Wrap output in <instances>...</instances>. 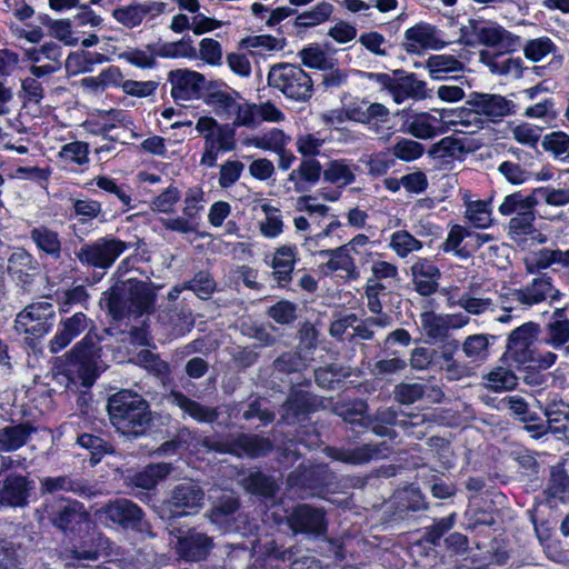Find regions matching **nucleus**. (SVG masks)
Returning a JSON list of instances; mask_svg holds the SVG:
<instances>
[{
	"instance_id": "c9c22d12",
	"label": "nucleus",
	"mask_w": 569,
	"mask_h": 569,
	"mask_svg": "<svg viewBox=\"0 0 569 569\" xmlns=\"http://www.w3.org/2000/svg\"><path fill=\"white\" fill-rule=\"evenodd\" d=\"M335 7L328 1L318 2L309 10H305L297 14L293 20V27L298 33H302L306 30L320 26L330 20L333 13Z\"/></svg>"
},
{
	"instance_id": "cd10ccee",
	"label": "nucleus",
	"mask_w": 569,
	"mask_h": 569,
	"mask_svg": "<svg viewBox=\"0 0 569 569\" xmlns=\"http://www.w3.org/2000/svg\"><path fill=\"white\" fill-rule=\"evenodd\" d=\"M31 490V482L26 477L11 475L4 479L0 489V505L24 507Z\"/></svg>"
},
{
	"instance_id": "f704fd0d",
	"label": "nucleus",
	"mask_w": 569,
	"mask_h": 569,
	"mask_svg": "<svg viewBox=\"0 0 569 569\" xmlns=\"http://www.w3.org/2000/svg\"><path fill=\"white\" fill-rule=\"evenodd\" d=\"M239 483L247 492L259 496L264 500H272L280 489L278 481L273 477L261 471L249 473L239 480Z\"/></svg>"
},
{
	"instance_id": "7c9ffc66",
	"label": "nucleus",
	"mask_w": 569,
	"mask_h": 569,
	"mask_svg": "<svg viewBox=\"0 0 569 569\" xmlns=\"http://www.w3.org/2000/svg\"><path fill=\"white\" fill-rule=\"evenodd\" d=\"M171 397L174 405L199 423H213L220 417L218 408L202 405L180 390H172Z\"/></svg>"
},
{
	"instance_id": "8fccbe9b",
	"label": "nucleus",
	"mask_w": 569,
	"mask_h": 569,
	"mask_svg": "<svg viewBox=\"0 0 569 569\" xmlns=\"http://www.w3.org/2000/svg\"><path fill=\"white\" fill-rule=\"evenodd\" d=\"M77 443L90 452L89 462H100L106 455H112L116 451L110 441L89 432L79 435Z\"/></svg>"
},
{
	"instance_id": "4d7b16f0",
	"label": "nucleus",
	"mask_w": 569,
	"mask_h": 569,
	"mask_svg": "<svg viewBox=\"0 0 569 569\" xmlns=\"http://www.w3.org/2000/svg\"><path fill=\"white\" fill-rule=\"evenodd\" d=\"M541 146L543 150L550 153L555 159L562 161L569 160V134L563 131H552L547 133Z\"/></svg>"
},
{
	"instance_id": "f8f14e48",
	"label": "nucleus",
	"mask_w": 569,
	"mask_h": 569,
	"mask_svg": "<svg viewBox=\"0 0 569 569\" xmlns=\"http://www.w3.org/2000/svg\"><path fill=\"white\" fill-rule=\"evenodd\" d=\"M396 117L401 121L399 131L417 139H432L448 130L447 126L438 124V118L427 111L416 112L411 108H406L397 111Z\"/></svg>"
},
{
	"instance_id": "37998d69",
	"label": "nucleus",
	"mask_w": 569,
	"mask_h": 569,
	"mask_svg": "<svg viewBox=\"0 0 569 569\" xmlns=\"http://www.w3.org/2000/svg\"><path fill=\"white\" fill-rule=\"evenodd\" d=\"M533 209L519 211L512 217L508 226V236L516 242H525L529 236L536 232Z\"/></svg>"
},
{
	"instance_id": "7ed1b4c3",
	"label": "nucleus",
	"mask_w": 569,
	"mask_h": 569,
	"mask_svg": "<svg viewBox=\"0 0 569 569\" xmlns=\"http://www.w3.org/2000/svg\"><path fill=\"white\" fill-rule=\"evenodd\" d=\"M138 242L139 239L137 242L123 241L113 234H106L82 243L74 251V256L81 266L93 269L91 277L86 279L87 284L93 286L100 282L106 271L114 264L120 256Z\"/></svg>"
},
{
	"instance_id": "473e14b6",
	"label": "nucleus",
	"mask_w": 569,
	"mask_h": 569,
	"mask_svg": "<svg viewBox=\"0 0 569 569\" xmlns=\"http://www.w3.org/2000/svg\"><path fill=\"white\" fill-rule=\"evenodd\" d=\"M124 282L116 283L102 293L100 303H103L108 315L114 321H122L131 316Z\"/></svg>"
},
{
	"instance_id": "2f4dec72",
	"label": "nucleus",
	"mask_w": 569,
	"mask_h": 569,
	"mask_svg": "<svg viewBox=\"0 0 569 569\" xmlns=\"http://www.w3.org/2000/svg\"><path fill=\"white\" fill-rule=\"evenodd\" d=\"M325 452L336 462H370L380 458L379 447L371 443L349 448L328 446Z\"/></svg>"
},
{
	"instance_id": "a19ab883",
	"label": "nucleus",
	"mask_w": 569,
	"mask_h": 569,
	"mask_svg": "<svg viewBox=\"0 0 569 569\" xmlns=\"http://www.w3.org/2000/svg\"><path fill=\"white\" fill-rule=\"evenodd\" d=\"M425 68L432 80H442L446 78L443 73L462 71L465 64L451 54H432L426 60Z\"/></svg>"
},
{
	"instance_id": "0eeeda50",
	"label": "nucleus",
	"mask_w": 569,
	"mask_h": 569,
	"mask_svg": "<svg viewBox=\"0 0 569 569\" xmlns=\"http://www.w3.org/2000/svg\"><path fill=\"white\" fill-rule=\"evenodd\" d=\"M94 516L107 527L132 530L154 537L151 526L144 519L143 510L127 498L109 500L96 510Z\"/></svg>"
},
{
	"instance_id": "864d4df0",
	"label": "nucleus",
	"mask_w": 569,
	"mask_h": 569,
	"mask_svg": "<svg viewBox=\"0 0 569 569\" xmlns=\"http://www.w3.org/2000/svg\"><path fill=\"white\" fill-rule=\"evenodd\" d=\"M146 50L147 51L134 48L119 53L118 58L139 69H153L158 66L157 58H159V56L154 53L157 51L156 44L148 43Z\"/></svg>"
},
{
	"instance_id": "aec40b11",
	"label": "nucleus",
	"mask_w": 569,
	"mask_h": 569,
	"mask_svg": "<svg viewBox=\"0 0 569 569\" xmlns=\"http://www.w3.org/2000/svg\"><path fill=\"white\" fill-rule=\"evenodd\" d=\"M204 492L194 482H184L178 485L168 501L169 510L172 517L189 515L202 507Z\"/></svg>"
},
{
	"instance_id": "423d86ee",
	"label": "nucleus",
	"mask_w": 569,
	"mask_h": 569,
	"mask_svg": "<svg viewBox=\"0 0 569 569\" xmlns=\"http://www.w3.org/2000/svg\"><path fill=\"white\" fill-rule=\"evenodd\" d=\"M361 77L387 91L398 104L408 99L423 100L428 97L427 83L417 74L405 69H395L391 73L362 71Z\"/></svg>"
},
{
	"instance_id": "e2e57ef3",
	"label": "nucleus",
	"mask_w": 569,
	"mask_h": 569,
	"mask_svg": "<svg viewBox=\"0 0 569 569\" xmlns=\"http://www.w3.org/2000/svg\"><path fill=\"white\" fill-rule=\"evenodd\" d=\"M391 153L396 159L405 162H411L423 156L425 146L411 139L400 138L391 147Z\"/></svg>"
},
{
	"instance_id": "bf43d9fd",
	"label": "nucleus",
	"mask_w": 569,
	"mask_h": 569,
	"mask_svg": "<svg viewBox=\"0 0 569 569\" xmlns=\"http://www.w3.org/2000/svg\"><path fill=\"white\" fill-rule=\"evenodd\" d=\"M538 204L537 197L532 192L523 196L522 191H516L505 197L498 210L502 216H511L517 210L525 211L526 209H533Z\"/></svg>"
},
{
	"instance_id": "e433bc0d",
	"label": "nucleus",
	"mask_w": 569,
	"mask_h": 569,
	"mask_svg": "<svg viewBox=\"0 0 569 569\" xmlns=\"http://www.w3.org/2000/svg\"><path fill=\"white\" fill-rule=\"evenodd\" d=\"M553 289L551 277L543 274L517 291V299L521 305L535 306L545 301L548 293Z\"/></svg>"
},
{
	"instance_id": "bb28decb",
	"label": "nucleus",
	"mask_w": 569,
	"mask_h": 569,
	"mask_svg": "<svg viewBox=\"0 0 569 569\" xmlns=\"http://www.w3.org/2000/svg\"><path fill=\"white\" fill-rule=\"evenodd\" d=\"M321 176L323 177V169L320 161L309 158L302 159L299 167L289 173L288 181L293 182L296 192L305 193L319 182Z\"/></svg>"
},
{
	"instance_id": "ddd939ff",
	"label": "nucleus",
	"mask_w": 569,
	"mask_h": 569,
	"mask_svg": "<svg viewBox=\"0 0 569 569\" xmlns=\"http://www.w3.org/2000/svg\"><path fill=\"white\" fill-rule=\"evenodd\" d=\"M367 240V236L359 233L355 236L349 242L333 249H326L319 251L321 257H329L326 267L330 272L342 271L346 273L347 279L357 280L360 276L358 266L352 257V249L360 247Z\"/></svg>"
},
{
	"instance_id": "774afa93",
	"label": "nucleus",
	"mask_w": 569,
	"mask_h": 569,
	"mask_svg": "<svg viewBox=\"0 0 569 569\" xmlns=\"http://www.w3.org/2000/svg\"><path fill=\"white\" fill-rule=\"evenodd\" d=\"M545 343L561 349L569 341V320L549 321L546 325Z\"/></svg>"
},
{
	"instance_id": "6ab92c4d",
	"label": "nucleus",
	"mask_w": 569,
	"mask_h": 569,
	"mask_svg": "<svg viewBox=\"0 0 569 569\" xmlns=\"http://www.w3.org/2000/svg\"><path fill=\"white\" fill-rule=\"evenodd\" d=\"M171 83V97L174 101L199 100L201 86L204 84V76L189 69L171 70L168 74Z\"/></svg>"
},
{
	"instance_id": "3c124183",
	"label": "nucleus",
	"mask_w": 569,
	"mask_h": 569,
	"mask_svg": "<svg viewBox=\"0 0 569 569\" xmlns=\"http://www.w3.org/2000/svg\"><path fill=\"white\" fill-rule=\"evenodd\" d=\"M182 288L192 291L201 300H209L217 290V281L208 270H199L182 282Z\"/></svg>"
},
{
	"instance_id": "393cba45",
	"label": "nucleus",
	"mask_w": 569,
	"mask_h": 569,
	"mask_svg": "<svg viewBox=\"0 0 569 569\" xmlns=\"http://www.w3.org/2000/svg\"><path fill=\"white\" fill-rule=\"evenodd\" d=\"M48 508L50 521L62 531H73L77 525L87 520L82 506L77 501H59Z\"/></svg>"
},
{
	"instance_id": "1a4fd4ad",
	"label": "nucleus",
	"mask_w": 569,
	"mask_h": 569,
	"mask_svg": "<svg viewBox=\"0 0 569 569\" xmlns=\"http://www.w3.org/2000/svg\"><path fill=\"white\" fill-rule=\"evenodd\" d=\"M540 332L541 327L538 322L527 321L508 335L503 357L510 360L517 370L523 371L526 366L532 363Z\"/></svg>"
},
{
	"instance_id": "2eb2a0df",
	"label": "nucleus",
	"mask_w": 569,
	"mask_h": 569,
	"mask_svg": "<svg viewBox=\"0 0 569 569\" xmlns=\"http://www.w3.org/2000/svg\"><path fill=\"white\" fill-rule=\"evenodd\" d=\"M440 31L435 24L419 21L405 31L402 49L408 54H419L425 50H440L446 42L439 38Z\"/></svg>"
},
{
	"instance_id": "0e129e2a",
	"label": "nucleus",
	"mask_w": 569,
	"mask_h": 569,
	"mask_svg": "<svg viewBox=\"0 0 569 569\" xmlns=\"http://www.w3.org/2000/svg\"><path fill=\"white\" fill-rule=\"evenodd\" d=\"M137 359L148 372L159 379H164L170 375L169 363L161 359L158 353L142 349L138 352Z\"/></svg>"
},
{
	"instance_id": "ea45409f",
	"label": "nucleus",
	"mask_w": 569,
	"mask_h": 569,
	"mask_svg": "<svg viewBox=\"0 0 569 569\" xmlns=\"http://www.w3.org/2000/svg\"><path fill=\"white\" fill-rule=\"evenodd\" d=\"M421 328L431 342H445L449 338L447 321L443 315L436 313L432 310L423 311L420 315Z\"/></svg>"
},
{
	"instance_id": "b1692460",
	"label": "nucleus",
	"mask_w": 569,
	"mask_h": 569,
	"mask_svg": "<svg viewBox=\"0 0 569 569\" xmlns=\"http://www.w3.org/2000/svg\"><path fill=\"white\" fill-rule=\"evenodd\" d=\"M88 321L87 315L81 311L62 319L56 335L49 341L50 352L56 355L67 348L73 339L87 329Z\"/></svg>"
},
{
	"instance_id": "f03ea898",
	"label": "nucleus",
	"mask_w": 569,
	"mask_h": 569,
	"mask_svg": "<svg viewBox=\"0 0 569 569\" xmlns=\"http://www.w3.org/2000/svg\"><path fill=\"white\" fill-rule=\"evenodd\" d=\"M94 330L93 326L68 352L54 360L56 373L66 378L68 387L89 389L98 378L94 355L100 338Z\"/></svg>"
},
{
	"instance_id": "79ce46f5",
	"label": "nucleus",
	"mask_w": 569,
	"mask_h": 569,
	"mask_svg": "<svg viewBox=\"0 0 569 569\" xmlns=\"http://www.w3.org/2000/svg\"><path fill=\"white\" fill-rule=\"evenodd\" d=\"M558 355L552 351L538 353L536 349L533 352L532 363H530V366H526V368L523 369V381L530 386L542 385L545 379L540 371L551 368L556 363Z\"/></svg>"
},
{
	"instance_id": "9b49d317",
	"label": "nucleus",
	"mask_w": 569,
	"mask_h": 569,
	"mask_svg": "<svg viewBox=\"0 0 569 569\" xmlns=\"http://www.w3.org/2000/svg\"><path fill=\"white\" fill-rule=\"evenodd\" d=\"M286 519L288 527L295 535L318 538L326 535L328 529L325 509L309 503L295 506Z\"/></svg>"
},
{
	"instance_id": "49530a36",
	"label": "nucleus",
	"mask_w": 569,
	"mask_h": 569,
	"mask_svg": "<svg viewBox=\"0 0 569 569\" xmlns=\"http://www.w3.org/2000/svg\"><path fill=\"white\" fill-rule=\"evenodd\" d=\"M546 425L550 426V433L555 436H565L569 421V403L560 400L549 403L545 408Z\"/></svg>"
},
{
	"instance_id": "4be33fe9",
	"label": "nucleus",
	"mask_w": 569,
	"mask_h": 569,
	"mask_svg": "<svg viewBox=\"0 0 569 569\" xmlns=\"http://www.w3.org/2000/svg\"><path fill=\"white\" fill-rule=\"evenodd\" d=\"M232 448L233 457L258 459L272 452L274 445L268 437L240 432L233 435Z\"/></svg>"
},
{
	"instance_id": "20e7f679",
	"label": "nucleus",
	"mask_w": 569,
	"mask_h": 569,
	"mask_svg": "<svg viewBox=\"0 0 569 569\" xmlns=\"http://www.w3.org/2000/svg\"><path fill=\"white\" fill-rule=\"evenodd\" d=\"M196 131L203 139V152L200 158L202 167H216L219 156L237 149V132L229 123H220L213 117L202 116L196 123Z\"/></svg>"
},
{
	"instance_id": "680f3d73",
	"label": "nucleus",
	"mask_w": 569,
	"mask_h": 569,
	"mask_svg": "<svg viewBox=\"0 0 569 569\" xmlns=\"http://www.w3.org/2000/svg\"><path fill=\"white\" fill-rule=\"evenodd\" d=\"M297 310L298 307L295 302L281 299L267 309V316L278 325L290 326L298 318Z\"/></svg>"
},
{
	"instance_id": "a18cd8bd",
	"label": "nucleus",
	"mask_w": 569,
	"mask_h": 569,
	"mask_svg": "<svg viewBox=\"0 0 569 569\" xmlns=\"http://www.w3.org/2000/svg\"><path fill=\"white\" fill-rule=\"evenodd\" d=\"M472 236V231L467 229L460 224H453L447 236L445 242L440 244V250L445 253L453 252L457 257L461 259H468L471 257V251L467 249L468 242L461 247L462 241L466 238H470Z\"/></svg>"
},
{
	"instance_id": "58836bf2",
	"label": "nucleus",
	"mask_w": 569,
	"mask_h": 569,
	"mask_svg": "<svg viewBox=\"0 0 569 569\" xmlns=\"http://www.w3.org/2000/svg\"><path fill=\"white\" fill-rule=\"evenodd\" d=\"M34 431L29 422H22L16 426H8L0 430V449L3 452L13 451L24 446Z\"/></svg>"
},
{
	"instance_id": "13d9d810",
	"label": "nucleus",
	"mask_w": 569,
	"mask_h": 569,
	"mask_svg": "<svg viewBox=\"0 0 569 569\" xmlns=\"http://www.w3.org/2000/svg\"><path fill=\"white\" fill-rule=\"evenodd\" d=\"M298 56L302 64L310 69L326 71L332 67V62L317 43H311L303 47L298 52Z\"/></svg>"
},
{
	"instance_id": "39448f33",
	"label": "nucleus",
	"mask_w": 569,
	"mask_h": 569,
	"mask_svg": "<svg viewBox=\"0 0 569 569\" xmlns=\"http://www.w3.org/2000/svg\"><path fill=\"white\" fill-rule=\"evenodd\" d=\"M54 321V306L48 301H38L28 305L16 316L13 328L18 335H24V345L36 351Z\"/></svg>"
},
{
	"instance_id": "338daca9",
	"label": "nucleus",
	"mask_w": 569,
	"mask_h": 569,
	"mask_svg": "<svg viewBox=\"0 0 569 569\" xmlns=\"http://www.w3.org/2000/svg\"><path fill=\"white\" fill-rule=\"evenodd\" d=\"M289 137L282 129L272 128L261 137L253 138L251 143L261 150L279 152L282 151L283 147H287Z\"/></svg>"
},
{
	"instance_id": "603ef678",
	"label": "nucleus",
	"mask_w": 569,
	"mask_h": 569,
	"mask_svg": "<svg viewBox=\"0 0 569 569\" xmlns=\"http://www.w3.org/2000/svg\"><path fill=\"white\" fill-rule=\"evenodd\" d=\"M323 180L343 188L356 181V174L345 159H335L323 170Z\"/></svg>"
},
{
	"instance_id": "72a5a7b5",
	"label": "nucleus",
	"mask_w": 569,
	"mask_h": 569,
	"mask_svg": "<svg viewBox=\"0 0 569 569\" xmlns=\"http://www.w3.org/2000/svg\"><path fill=\"white\" fill-rule=\"evenodd\" d=\"M479 148L480 143L475 139L447 136L433 143L429 153L431 156L440 154L441 157L460 158L461 156L475 152Z\"/></svg>"
},
{
	"instance_id": "5fc2aeb1",
	"label": "nucleus",
	"mask_w": 569,
	"mask_h": 569,
	"mask_svg": "<svg viewBox=\"0 0 569 569\" xmlns=\"http://www.w3.org/2000/svg\"><path fill=\"white\" fill-rule=\"evenodd\" d=\"M547 491L550 497L569 502V476L563 465L551 466Z\"/></svg>"
},
{
	"instance_id": "6e6552de",
	"label": "nucleus",
	"mask_w": 569,
	"mask_h": 569,
	"mask_svg": "<svg viewBox=\"0 0 569 569\" xmlns=\"http://www.w3.org/2000/svg\"><path fill=\"white\" fill-rule=\"evenodd\" d=\"M268 86L279 90L286 98L306 102L313 94V81L308 72L300 66L292 63H278L268 72Z\"/></svg>"
},
{
	"instance_id": "c756f323",
	"label": "nucleus",
	"mask_w": 569,
	"mask_h": 569,
	"mask_svg": "<svg viewBox=\"0 0 569 569\" xmlns=\"http://www.w3.org/2000/svg\"><path fill=\"white\" fill-rule=\"evenodd\" d=\"M506 51L492 53L486 50L480 52V61L487 66L491 73L498 76L513 74L515 78H522L525 67L520 57H506Z\"/></svg>"
},
{
	"instance_id": "de8ad7c7",
	"label": "nucleus",
	"mask_w": 569,
	"mask_h": 569,
	"mask_svg": "<svg viewBox=\"0 0 569 569\" xmlns=\"http://www.w3.org/2000/svg\"><path fill=\"white\" fill-rule=\"evenodd\" d=\"M313 376L315 382L319 388L336 390L343 387L349 372L345 371L341 366L328 365L317 368Z\"/></svg>"
},
{
	"instance_id": "f257e3e1",
	"label": "nucleus",
	"mask_w": 569,
	"mask_h": 569,
	"mask_svg": "<svg viewBox=\"0 0 569 569\" xmlns=\"http://www.w3.org/2000/svg\"><path fill=\"white\" fill-rule=\"evenodd\" d=\"M107 412L114 430L127 438L144 436L152 423L150 403L130 389H120L109 396Z\"/></svg>"
},
{
	"instance_id": "a878e982",
	"label": "nucleus",
	"mask_w": 569,
	"mask_h": 569,
	"mask_svg": "<svg viewBox=\"0 0 569 569\" xmlns=\"http://www.w3.org/2000/svg\"><path fill=\"white\" fill-rule=\"evenodd\" d=\"M127 297L131 316L139 317L154 309L156 293L144 281L129 280Z\"/></svg>"
},
{
	"instance_id": "69168bd1",
	"label": "nucleus",
	"mask_w": 569,
	"mask_h": 569,
	"mask_svg": "<svg viewBox=\"0 0 569 569\" xmlns=\"http://www.w3.org/2000/svg\"><path fill=\"white\" fill-rule=\"evenodd\" d=\"M210 96L212 99L207 101V106L212 107L217 114H224L227 117L232 116L234 107H237V99L240 98V93L229 87Z\"/></svg>"
},
{
	"instance_id": "c03bdc74",
	"label": "nucleus",
	"mask_w": 569,
	"mask_h": 569,
	"mask_svg": "<svg viewBox=\"0 0 569 569\" xmlns=\"http://www.w3.org/2000/svg\"><path fill=\"white\" fill-rule=\"evenodd\" d=\"M498 338V336L485 333L468 336L462 343V351L471 361H483L489 357V346Z\"/></svg>"
},
{
	"instance_id": "4c0bfd02",
	"label": "nucleus",
	"mask_w": 569,
	"mask_h": 569,
	"mask_svg": "<svg viewBox=\"0 0 569 569\" xmlns=\"http://www.w3.org/2000/svg\"><path fill=\"white\" fill-rule=\"evenodd\" d=\"M156 54L161 59H193L197 57V50L190 36H183L180 40L172 42H157Z\"/></svg>"
},
{
	"instance_id": "dca6fc26",
	"label": "nucleus",
	"mask_w": 569,
	"mask_h": 569,
	"mask_svg": "<svg viewBox=\"0 0 569 569\" xmlns=\"http://www.w3.org/2000/svg\"><path fill=\"white\" fill-rule=\"evenodd\" d=\"M469 26L477 36L479 43L486 47H498L506 52H515L521 44L519 36L513 34L498 23L480 27L477 20L470 19Z\"/></svg>"
},
{
	"instance_id": "052dcab7",
	"label": "nucleus",
	"mask_w": 569,
	"mask_h": 569,
	"mask_svg": "<svg viewBox=\"0 0 569 569\" xmlns=\"http://www.w3.org/2000/svg\"><path fill=\"white\" fill-rule=\"evenodd\" d=\"M169 465H147L144 470L136 473L131 482L142 489H152L160 479L169 473Z\"/></svg>"
},
{
	"instance_id": "6e6d98bb",
	"label": "nucleus",
	"mask_w": 569,
	"mask_h": 569,
	"mask_svg": "<svg viewBox=\"0 0 569 569\" xmlns=\"http://www.w3.org/2000/svg\"><path fill=\"white\" fill-rule=\"evenodd\" d=\"M491 200H473L466 203V217L475 228L487 229L492 224Z\"/></svg>"
},
{
	"instance_id": "4468645a",
	"label": "nucleus",
	"mask_w": 569,
	"mask_h": 569,
	"mask_svg": "<svg viewBox=\"0 0 569 569\" xmlns=\"http://www.w3.org/2000/svg\"><path fill=\"white\" fill-rule=\"evenodd\" d=\"M473 112L487 117L492 122L517 113V104L506 97L497 93L473 91L467 100Z\"/></svg>"
},
{
	"instance_id": "f3484780",
	"label": "nucleus",
	"mask_w": 569,
	"mask_h": 569,
	"mask_svg": "<svg viewBox=\"0 0 569 569\" xmlns=\"http://www.w3.org/2000/svg\"><path fill=\"white\" fill-rule=\"evenodd\" d=\"M214 548L212 537L192 528L178 537L177 553L186 561L200 562L207 560Z\"/></svg>"
},
{
	"instance_id": "9d476101",
	"label": "nucleus",
	"mask_w": 569,
	"mask_h": 569,
	"mask_svg": "<svg viewBox=\"0 0 569 569\" xmlns=\"http://www.w3.org/2000/svg\"><path fill=\"white\" fill-rule=\"evenodd\" d=\"M310 380L293 385L282 403V417L288 422H303L322 407V398L308 390Z\"/></svg>"
},
{
	"instance_id": "a211bd4d",
	"label": "nucleus",
	"mask_w": 569,
	"mask_h": 569,
	"mask_svg": "<svg viewBox=\"0 0 569 569\" xmlns=\"http://www.w3.org/2000/svg\"><path fill=\"white\" fill-rule=\"evenodd\" d=\"M299 250L293 243L282 244L276 248L270 267L271 277L280 289H290L296 264L299 262Z\"/></svg>"
},
{
	"instance_id": "c85d7f7f",
	"label": "nucleus",
	"mask_w": 569,
	"mask_h": 569,
	"mask_svg": "<svg viewBox=\"0 0 569 569\" xmlns=\"http://www.w3.org/2000/svg\"><path fill=\"white\" fill-rule=\"evenodd\" d=\"M30 239L34 243L40 256L54 261L62 257V240L57 230L46 224H40L30 230Z\"/></svg>"
},
{
	"instance_id": "412c9836",
	"label": "nucleus",
	"mask_w": 569,
	"mask_h": 569,
	"mask_svg": "<svg viewBox=\"0 0 569 569\" xmlns=\"http://www.w3.org/2000/svg\"><path fill=\"white\" fill-rule=\"evenodd\" d=\"M39 269L38 260L22 247L16 248L8 258L7 272L12 280L22 287L30 286L33 282Z\"/></svg>"
},
{
	"instance_id": "09e8293b",
	"label": "nucleus",
	"mask_w": 569,
	"mask_h": 569,
	"mask_svg": "<svg viewBox=\"0 0 569 569\" xmlns=\"http://www.w3.org/2000/svg\"><path fill=\"white\" fill-rule=\"evenodd\" d=\"M196 440L194 433L188 427H181L169 440L162 442L157 449L159 456H174L190 450Z\"/></svg>"
},
{
	"instance_id": "5701e85b",
	"label": "nucleus",
	"mask_w": 569,
	"mask_h": 569,
	"mask_svg": "<svg viewBox=\"0 0 569 569\" xmlns=\"http://www.w3.org/2000/svg\"><path fill=\"white\" fill-rule=\"evenodd\" d=\"M410 269L417 293L429 297L438 291L441 271L433 261L427 258H418Z\"/></svg>"
}]
</instances>
